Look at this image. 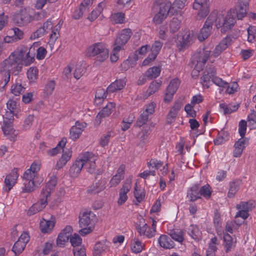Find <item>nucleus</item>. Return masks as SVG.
Returning a JSON list of instances; mask_svg holds the SVG:
<instances>
[{"label": "nucleus", "mask_w": 256, "mask_h": 256, "mask_svg": "<svg viewBox=\"0 0 256 256\" xmlns=\"http://www.w3.org/2000/svg\"><path fill=\"white\" fill-rule=\"evenodd\" d=\"M250 0H238L236 9H230L225 16L219 15L216 19V26L220 28L221 32H226L230 30L236 23V18L238 20L244 18L248 10Z\"/></svg>", "instance_id": "obj_1"}, {"label": "nucleus", "mask_w": 256, "mask_h": 256, "mask_svg": "<svg viewBox=\"0 0 256 256\" xmlns=\"http://www.w3.org/2000/svg\"><path fill=\"white\" fill-rule=\"evenodd\" d=\"M22 62L20 56L11 54L0 64V74L2 76V80L6 86L10 80V73L17 74L22 70Z\"/></svg>", "instance_id": "obj_2"}, {"label": "nucleus", "mask_w": 256, "mask_h": 256, "mask_svg": "<svg viewBox=\"0 0 256 256\" xmlns=\"http://www.w3.org/2000/svg\"><path fill=\"white\" fill-rule=\"evenodd\" d=\"M86 54L90 57H94L97 61L102 62L108 56V50L101 42L94 44L88 48Z\"/></svg>", "instance_id": "obj_3"}, {"label": "nucleus", "mask_w": 256, "mask_h": 256, "mask_svg": "<svg viewBox=\"0 0 256 256\" xmlns=\"http://www.w3.org/2000/svg\"><path fill=\"white\" fill-rule=\"evenodd\" d=\"M34 19L31 10L26 8L21 9L14 16L13 20L18 26H23L30 22Z\"/></svg>", "instance_id": "obj_4"}, {"label": "nucleus", "mask_w": 256, "mask_h": 256, "mask_svg": "<svg viewBox=\"0 0 256 256\" xmlns=\"http://www.w3.org/2000/svg\"><path fill=\"white\" fill-rule=\"evenodd\" d=\"M132 34V32L130 28H125L122 30L115 40V46L114 48V51L118 52L122 46L127 43Z\"/></svg>", "instance_id": "obj_5"}, {"label": "nucleus", "mask_w": 256, "mask_h": 256, "mask_svg": "<svg viewBox=\"0 0 256 256\" xmlns=\"http://www.w3.org/2000/svg\"><path fill=\"white\" fill-rule=\"evenodd\" d=\"M215 13L211 14L206 21L203 27L198 34V39L202 42L210 35L212 29L213 22L215 18Z\"/></svg>", "instance_id": "obj_6"}, {"label": "nucleus", "mask_w": 256, "mask_h": 256, "mask_svg": "<svg viewBox=\"0 0 256 256\" xmlns=\"http://www.w3.org/2000/svg\"><path fill=\"white\" fill-rule=\"evenodd\" d=\"M209 0H194V9L196 10L197 14L201 18H205L210 12Z\"/></svg>", "instance_id": "obj_7"}, {"label": "nucleus", "mask_w": 256, "mask_h": 256, "mask_svg": "<svg viewBox=\"0 0 256 256\" xmlns=\"http://www.w3.org/2000/svg\"><path fill=\"white\" fill-rule=\"evenodd\" d=\"M160 10L154 18L153 20L156 24H160L167 17L171 10V2H166L164 5H160Z\"/></svg>", "instance_id": "obj_8"}, {"label": "nucleus", "mask_w": 256, "mask_h": 256, "mask_svg": "<svg viewBox=\"0 0 256 256\" xmlns=\"http://www.w3.org/2000/svg\"><path fill=\"white\" fill-rule=\"evenodd\" d=\"M231 35L227 36L225 38H223L219 43L216 46L215 48L213 50L212 54L214 57H218L220 54L224 50H226L229 46H230L233 42V40L236 39Z\"/></svg>", "instance_id": "obj_9"}, {"label": "nucleus", "mask_w": 256, "mask_h": 256, "mask_svg": "<svg viewBox=\"0 0 256 256\" xmlns=\"http://www.w3.org/2000/svg\"><path fill=\"white\" fill-rule=\"evenodd\" d=\"M162 42L156 40L152 45L150 50V53L148 56L143 61L142 66H146L148 65L149 64L154 60L159 54L162 46Z\"/></svg>", "instance_id": "obj_10"}, {"label": "nucleus", "mask_w": 256, "mask_h": 256, "mask_svg": "<svg viewBox=\"0 0 256 256\" xmlns=\"http://www.w3.org/2000/svg\"><path fill=\"white\" fill-rule=\"evenodd\" d=\"M48 199L40 194V200L33 204L28 210L27 214L29 216L34 215L42 211L48 204Z\"/></svg>", "instance_id": "obj_11"}, {"label": "nucleus", "mask_w": 256, "mask_h": 256, "mask_svg": "<svg viewBox=\"0 0 256 256\" xmlns=\"http://www.w3.org/2000/svg\"><path fill=\"white\" fill-rule=\"evenodd\" d=\"M82 160L84 163V166L86 168L87 172L93 174L96 169L95 158L92 153L86 152L82 154Z\"/></svg>", "instance_id": "obj_12"}, {"label": "nucleus", "mask_w": 256, "mask_h": 256, "mask_svg": "<svg viewBox=\"0 0 256 256\" xmlns=\"http://www.w3.org/2000/svg\"><path fill=\"white\" fill-rule=\"evenodd\" d=\"M131 179H126L124 184L122 188L120 190L119 198L118 200V205H122L128 200L127 193L131 188Z\"/></svg>", "instance_id": "obj_13"}, {"label": "nucleus", "mask_w": 256, "mask_h": 256, "mask_svg": "<svg viewBox=\"0 0 256 256\" xmlns=\"http://www.w3.org/2000/svg\"><path fill=\"white\" fill-rule=\"evenodd\" d=\"M16 168L13 169L10 173L6 176L4 180L5 190L8 192L16 183L18 174Z\"/></svg>", "instance_id": "obj_14"}, {"label": "nucleus", "mask_w": 256, "mask_h": 256, "mask_svg": "<svg viewBox=\"0 0 256 256\" xmlns=\"http://www.w3.org/2000/svg\"><path fill=\"white\" fill-rule=\"evenodd\" d=\"M80 226L86 227L94 222L96 219V215L91 211L84 212L79 218Z\"/></svg>", "instance_id": "obj_15"}, {"label": "nucleus", "mask_w": 256, "mask_h": 256, "mask_svg": "<svg viewBox=\"0 0 256 256\" xmlns=\"http://www.w3.org/2000/svg\"><path fill=\"white\" fill-rule=\"evenodd\" d=\"M58 178L56 176H52L50 180L46 183L45 187L42 189L40 194L48 199L50 193L53 191L57 184Z\"/></svg>", "instance_id": "obj_16"}, {"label": "nucleus", "mask_w": 256, "mask_h": 256, "mask_svg": "<svg viewBox=\"0 0 256 256\" xmlns=\"http://www.w3.org/2000/svg\"><path fill=\"white\" fill-rule=\"evenodd\" d=\"M86 126L85 122H76L75 125L72 126L70 130V138L75 140L80 136L84 128Z\"/></svg>", "instance_id": "obj_17"}, {"label": "nucleus", "mask_w": 256, "mask_h": 256, "mask_svg": "<svg viewBox=\"0 0 256 256\" xmlns=\"http://www.w3.org/2000/svg\"><path fill=\"white\" fill-rule=\"evenodd\" d=\"M193 34L190 31H187L182 36L178 38V46L180 49L186 48L192 43Z\"/></svg>", "instance_id": "obj_18"}, {"label": "nucleus", "mask_w": 256, "mask_h": 256, "mask_svg": "<svg viewBox=\"0 0 256 256\" xmlns=\"http://www.w3.org/2000/svg\"><path fill=\"white\" fill-rule=\"evenodd\" d=\"M82 155L78 158L70 169V174L72 177L76 176L84 166Z\"/></svg>", "instance_id": "obj_19"}, {"label": "nucleus", "mask_w": 256, "mask_h": 256, "mask_svg": "<svg viewBox=\"0 0 256 256\" xmlns=\"http://www.w3.org/2000/svg\"><path fill=\"white\" fill-rule=\"evenodd\" d=\"M115 104L113 102H108L102 110L100 111L96 116V120L100 123L102 118L108 116L114 110Z\"/></svg>", "instance_id": "obj_20"}, {"label": "nucleus", "mask_w": 256, "mask_h": 256, "mask_svg": "<svg viewBox=\"0 0 256 256\" xmlns=\"http://www.w3.org/2000/svg\"><path fill=\"white\" fill-rule=\"evenodd\" d=\"M110 242L106 240H102L96 244L93 250L94 256H100L109 250Z\"/></svg>", "instance_id": "obj_21"}, {"label": "nucleus", "mask_w": 256, "mask_h": 256, "mask_svg": "<svg viewBox=\"0 0 256 256\" xmlns=\"http://www.w3.org/2000/svg\"><path fill=\"white\" fill-rule=\"evenodd\" d=\"M126 84V81L124 79L116 80L114 82L107 88V92H114L120 90L124 88Z\"/></svg>", "instance_id": "obj_22"}, {"label": "nucleus", "mask_w": 256, "mask_h": 256, "mask_svg": "<svg viewBox=\"0 0 256 256\" xmlns=\"http://www.w3.org/2000/svg\"><path fill=\"white\" fill-rule=\"evenodd\" d=\"M40 170V164L35 162L32 164L30 168L28 169L24 174L22 178H34L38 175V172Z\"/></svg>", "instance_id": "obj_23"}, {"label": "nucleus", "mask_w": 256, "mask_h": 256, "mask_svg": "<svg viewBox=\"0 0 256 256\" xmlns=\"http://www.w3.org/2000/svg\"><path fill=\"white\" fill-rule=\"evenodd\" d=\"M236 240L228 234H224V244L225 252L228 253L235 246Z\"/></svg>", "instance_id": "obj_24"}, {"label": "nucleus", "mask_w": 256, "mask_h": 256, "mask_svg": "<svg viewBox=\"0 0 256 256\" xmlns=\"http://www.w3.org/2000/svg\"><path fill=\"white\" fill-rule=\"evenodd\" d=\"M160 246L166 249H170L174 247V243L168 236L164 234L161 235L158 238Z\"/></svg>", "instance_id": "obj_25"}, {"label": "nucleus", "mask_w": 256, "mask_h": 256, "mask_svg": "<svg viewBox=\"0 0 256 256\" xmlns=\"http://www.w3.org/2000/svg\"><path fill=\"white\" fill-rule=\"evenodd\" d=\"M199 193V185L196 184L192 186L188 191L187 196L191 202L200 198Z\"/></svg>", "instance_id": "obj_26"}, {"label": "nucleus", "mask_w": 256, "mask_h": 256, "mask_svg": "<svg viewBox=\"0 0 256 256\" xmlns=\"http://www.w3.org/2000/svg\"><path fill=\"white\" fill-rule=\"evenodd\" d=\"M210 51L204 50L203 54L198 57L197 60L196 68L199 70H202L204 65L206 61L210 58Z\"/></svg>", "instance_id": "obj_27"}, {"label": "nucleus", "mask_w": 256, "mask_h": 256, "mask_svg": "<svg viewBox=\"0 0 256 256\" xmlns=\"http://www.w3.org/2000/svg\"><path fill=\"white\" fill-rule=\"evenodd\" d=\"M54 224V220L43 219L40 222V228L42 233H48L53 229Z\"/></svg>", "instance_id": "obj_28"}, {"label": "nucleus", "mask_w": 256, "mask_h": 256, "mask_svg": "<svg viewBox=\"0 0 256 256\" xmlns=\"http://www.w3.org/2000/svg\"><path fill=\"white\" fill-rule=\"evenodd\" d=\"M216 72L214 69L210 68L206 74H204L200 78V82L203 86L206 88L210 87V80H212Z\"/></svg>", "instance_id": "obj_29"}, {"label": "nucleus", "mask_w": 256, "mask_h": 256, "mask_svg": "<svg viewBox=\"0 0 256 256\" xmlns=\"http://www.w3.org/2000/svg\"><path fill=\"white\" fill-rule=\"evenodd\" d=\"M242 183V180L239 179L230 182V188L228 193V197L231 198L234 196L238 190H239Z\"/></svg>", "instance_id": "obj_30"}, {"label": "nucleus", "mask_w": 256, "mask_h": 256, "mask_svg": "<svg viewBox=\"0 0 256 256\" xmlns=\"http://www.w3.org/2000/svg\"><path fill=\"white\" fill-rule=\"evenodd\" d=\"M188 234L194 240L202 239V232L196 225L191 224L188 228Z\"/></svg>", "instance_id": "obj_31"}, {"label": "nucleus", "mask_w": 256, "mask_h": 256, "mask_svg": "<svg viewBox=\"0 0 256 256\" xmlns=\"http://www.w3.org/2000/svg\"><path fill=\"white\" fill-rule=\"evenodd\" d=\"M9 118V120H4L3 126L2 127V130L4 134H13L14 131L12 128V123L14 120V118H12V116Z\"/></svg>", "instance_id": "obj_32"}, {"label": "nucleus", "mask_w": 256, "mask_h": 256, "mask_svg": "<svg viewBox=\"0 0 256 256\" xmlns=\"http://www.w3.org/2000/svg\"><path fill=\"white\" fill-rule=\"evenodd\" d=\"M160 66H153L148 68L145 72V76L148 80H152L158 78L160 76Z\"/></svg>", "instance_id": "obj_33"}, {"label": "nucleus", "mask_w": 256, "mask_h": 256, "mask_svg": "<svg viewBox=\"0 0 256 256\" xmlns=\"http://www.w3.org/2000/svg\"><path fill=\"white\" fill-rule=\"evenodd\" d=\"M168 234L171 239L182 242L184 240V232L180 230H169Z\"/></svg>", "instance_id": "obj_34"}, {"label": "nucleus", "mask_w": 256, "mask_h": 256, "mask_svg": "<svg viewBox=\"0 0 256 256\" xmlns=\"http://www.w3.org/2000/svg\"><path fill=\"white\" fill-rule=\"evenodd\" d=\"M24 185V188L22 190V192H30L34 191L35 188L36 187L34 182V178H23Z\"/></svg>", "instance_id": "obj_35"}, {"label": "nucleus", "mask_w": 256, "mask_h": 256, "mask_svg": "<svg viewBox=\"0 0 256 256\" xmlns=\"http://www.w3.org/2000/svg\"><path fill=\"white\" fill-rule=\"evenodd\" d=\"M108 93L106 90L104 88H98L96 92L94 103L97 105L100 104L106 98Z\"/></svg>", "instance_id": "obj_36"}, {"label": "nucleus", "mask_w": 256, "mask_h": 256, "mask_svg": "<svg viewBox=\"0 0 256 256\" xmlns=\"http://www.w3.org/2000/svg\"><path fill=\"white\" fill-rule=\"evenodd\" d=\"M66 142V138H63L57 144L56 146L48 151L50 156H54L58 154L60 150H64V148Z\"/></svg>", "instance_id": "obj_37"}, {"label": "nucleus", "mask_w": 256, "mask_h": 256, "mask_svg": "<svg viewBox=\"0 0 256 256\" xmlns=\"http://www.w3.org/2000/svg\"><path fill=\"white\" fill-rule=\"evenodd\" d=\"M105 188L104 184L102 182H98L92 185L87 190L89 194H98Z\"/></svg>", "instance_id": "obj_38"}, {"label": "nucleus", "mask_w": 256, "mask_h": 256, "mask_svg": "<svg viewBox=\"0 0 256 256\" xmlns=\"http://www.w3.org/2000/svg\"><path fill=\"white\" fill-rule=\"evenodd\" d=\"M211 188L208 184L204 185L202 186L199 190V194L200 196H203L206 199H209L212 194Z\"/></svg>", "instance_id": "obj_39"}, {"label": "nucleus", "mask_w": 256, "mask_h": 256, "mask_svg": "<svg viewBox=\"0 0 256 256\" xmlns=\"http://www.w3.org/2000/svg\"><path fill=\"white\" fill-rule=\"evenodd\" d=\"M142 244L138 239H134L131 242L130 248L134 253L140 252L142 250Z\"/></svg>", "instance_id": "obj_40"}, {"label": "nucleus", "mask_w": 256, "mask_h": 256, "mask_svg": "<svg viewBox=\"0 0 256 256\" xmlns=\"http://www.w3.org/2000/svg\"><path fill=\"white\" fill-rule=\"evenodd\" d=\"M181 20L177 18H173L170 23V31L172 33L176 32L180 26Z\"/></svg>", "instance_id": "obj_41"}, {"label": "nucleus", "mask_w": 256, "mask_h": 256, "mask_svg": "<svg viewBox=\"0 0 256 256\" xmlns=\"http://www.w3.org/2000/svg\"><path fill=\"white\" fill-rule=\"evenodd\" d=\"M25 88L22 86V84L16 82L11 86V92L15 96H19L22 92H24Z\"/></svg>", "instance_id": "obj_42"}, {"label": "nucleus", "mask_w": 256, "mask_h": 256, "mask_svg": "<svg viewBox=\"0 0 256 256\" xmlns=\"http://www.w3.org/2000/svg\"><path fill=\"white\" fill-rule=\"evenodd\" d=\"M26 244L18 240L14 244L12 250L16 255L20 254L24 249Z\"/></svg>", "instance_id": "obj_43"}, {"label": "nucleus", "mask_w": 256, "mask_h": 256, "mask_svg": "<svg viewBox=\"0 0 256 256\" xmlns=\"http://www.w3.org/2000/svg\"><path fill=\"white\" fill-rule=\"evenodd\" d=\"M180 82L178 79H173L171 80L169 84L167 86L166 90L174 94H175L180 85Z\"/></svg>", "instance_id": "obj_44"}, {"label": "nucleus", "mask_w": 256, "mask_h": 256, "mask_svg": "<svg viewBox=\"0 0 256 256\" xmlns=\"http://www.w3.org/2000/svg\"><path fill=\"white\" fill-rule=\"evenodd\" d=\"M187 0H175L173 4H171L170 8L172 12H174L177 10L182 9L185 6V3Z\"/></svg>", "instance_id": "obj_45"}, {"label": "nucleus", "mask_w": 256, "mask_h": 256, "mask_svg": "<svg viewBox=\"0 0 256 256\" xmlns=\"http://www.w3.org/2000/svg\"><path fill=\"white\" fill-rule=\"evenodd\" d=\"M38 69L36 67L30 68L27 72L28 78L31 82H34L38 78Z\"/></svg>", "instance_id": "obj_46"}, {"label": "nucleus", "mask_w": 256, "mask_h": 256, "mask_svg": "<svg viewBox=\"0 0 256 256\" xmlns=\"http://www.w3.org/2000/svg\"><path fill=\"white\" fill-rule=\"evenodd\" d=\"M239 107V105H234L233 106V108H232L231 106H227L226 104L222 103L220 104V109L224 110V114H230L232 112H235L236 110Z\"/></svg>", "instance_id": "obj_47"}, {"label": "nucleus", "mask_w": 256, "mask_h": 256, "mask_svg": "<svg viewBox=\"0 0 256 256\" xmlns=\"http://www.w3.org/2000/svg\"><path fill=\"white\" fill-rule=\"evenodd\" d=\"M28 48L26 47H22L20 48L19 50H18V52H15L12 53V54H14L16 56H18L20 57L21 59V62L22 61L28 62V59L26 58V54L27 53Z\"/></svg>", "instance_id": "obj_48"}, {"label": "nucleus", "mask_w": 256, "mask_h": 256, "mask_svg": "<svg viewBox=\"0 0 256 256\" xmlns=\"http://www.w3.org/2000/svg\"><path fill=\"white\" fill-rule=\"evenodd\" d=\"M161 86V82H157L156 81H152L150 84L149 88L148 90V96L154 94L156 92Z\"/></svg>", "instance_id": "obj_49"}, {"label": "nucleus", "mask_w": 256, "mask_h": 256, "mask_svg": "<svg viewBox=\"0 0 256 256\" xmlns=\"http://www.w3.org/2000/svg\"><path fill=\"white\" fill-rule=\"evenodd\" d=\"M6 107L8 110V112H10V113L12 112L16 114L18 112L17 102L15 100H9L6 103Z\"/></svg>", "instance_id": "obj_50"}, {"label": "nucleus", "mask_w": 256, "mask_h": 256, "mask_svg": "<svg viewBox=\"0 0 256 256\" xmlns=\"http://www.w3.org/2000/svg\"><path fill=\"white\" fill-rule=\"evenodd\" d=\"M70 242L74 248H77L81 244L82 239L78 234H74L70 238Z\"/></svg>", "instance_id": "obj_51"}, {"label": "nucleus", "mask_w": 256, "mask_h": 256, "mask_svg": "<svg viewBox=\"0 0 256 256\" xmlns=\"http://www.w3.org/2000/svg\"><path fill=\"white\" fill-rule=\"evenodd\" d=\"M112 132H108L102 136L100 140V144L102 146L104 147L108 144L110 138L112 136Z\"/></svg>", "instance_id": "obj_52"}, {"label": "nucleus", "mask_w": 256, "mask_h": 256, "mask_svg": "<svg viewBox=\"0 0 256 256\" xmlns=\"http://www.w3.org/2000/svg\"><path fill=\"white\" fill-rule=\"evenodd\" d=\"M94 0H84L80 4L79 8L82 10V12H88L90 8L92 6Z\"/></svg>", "instance_id": "obj_53"}, {"label": "nucleus", "mask_w": 256, "mask_h": 256, "mask_svg": "<svg viewBox=\"0 0 256 256\" xmlns=\"http://www.w3.org/2000/svg\"><path fill=\"white\" fill-rule=\"evenodd\" d=\"M55 86V82L54 80H50L48 81L44 88V93L47 96L50 95L53 92Z\"/></svg>", "instance_id": "obj_54"}, {"label": "nucleus", "mask_w": 256, "mask_h": 256, "mask_svg": "<svg viewBox=\"0 0 256 256\" xmlns=\"http://www.w3.org/2000/svg\"><path fill=\"white\" fill-rule=\"evenodd\" d=\"M148 114L144 112L140 115V117L138 118L136 125L138 127H141L143 125H144L147 122L148 118Z\"/></svg>", "instance_id": "obj_55"}, {"label": "nucleus", "mask_w": 256, "mask_h": 256, "mask_svg": "<svg viewBox=\"0 0 256 256\" xmlns=\"http://www.w3.org/2000/svg\"><path fill=\"white\" fill-rule=\"evenodd\" d=\"M34 55L35 48L34 46H30L26 55V58L28 59V62H26V65L30 64L34 61Z\"/></svg>", "instance_id": "obj_56"}, {"label": "nucleus", "mask_w": 256, "mask_h": 256, "mask_svg": "<svg viewBox=\"0 0 256 256\" xmlns=\"http://www.w3.org/2000/svg\"><path fill=\"white\" fill-rule=\"evenodd\" d=\"M256 40V30L252 26L248 28V40L252 42Z\"/></svg>", "instance_id": "obj_57"}, {"label": "nucleus", "mask_w": 256, "mask_h": 256, "mask_svg": "<svg viewBox=\"0 0 256 256\" xmlns=\"http://www.w3.org/2000/svg\"><path fill=\"white\" fill-rule=\"evenodd\" d=\"M58 0H36L35 8L38 10H42L46 4H52Z\"/></svg>", "instance_id": "obj_58"}, {"label": "nucleus", "mask_w": 256, "mask_h": 256, "mask_svg": "<svg viewBox=\"0 0 256 256\" xmlns=\"http://www.w3.org/2000/svg\"><path fill=\"white\" fill-rule=\"evenodd\" d=\"M134 196L138 202H141L144 198V193L140 190H138L137 184H136L134 190Z\"/></svg>", "instance_id": "obj_59"}, {"label": "nucleus", "mask_w": 256, "mask_h": 256, "mask_svg": "<svg viewBox=\"0 0 256 256\" xmlns=\"http://www.w3.org/2000/svg\"><path fill=\"white\" fill-rule=\"evenodd\" d=\"M85 71V68L84 66L80 65L76 66L74 72V77L78 80L84 74Z\"/></svg>", "instance_id": "obj_60"}, {"label": "nucleus", "mask_w": 256, "mask_h": 256, "mask_svg": "<svg viewBox=\"0 0 256 256\" xmlns=\"http://www.w3.org/2000/svg\"><path fill=\"white\" fill-rule=\"evenodd\" d=\"M252 204L248 202H242L240 204L236 205L238 210H244L248 212L252 208Z\"/></svg>", "instance_id": "obj_61"}, {"label": "nucleus", "mask_w": 256, "mask_h": 256, "mask_svg": "<svg viewBox=\"0 0 256 256\" xmlns=\"http://www.w3.org/2000/svg\"><path fill=\"white\" fill-rule=\"evenodd\" d=\"M64 232H60L57 238L56 244L57 245L60 247H63L65 243L68 242V237L64 236Z\"/></svg>", "instance_id": "obj_62"}, {"label": "nucleus", "mask_w": 256, "mask_h": 256, "mask_svg": "<svg viewBox=\"0 0 256 256\" xmlns=\"http://www.w3.org/2000/svg\"><path fill=\"white\" fill-rule=\"evenodd\" d=\"M246 130V122L244 120H241L238 124V132L240 136L244 138Z\"/></svg>", "instance_id": "obj_63"}, {"label": "nucleus", "mask_w": 256, "mask_h": 256, "mask_svg": "<svg viewBox=\"0 0 256 256\" xmlns=\"http://www.w3.org/2000/svg\"><path fill=\"white\" fill-rule=\"evenodd\" d=\"M212 82L216 86L222 87L226 88L228 86V82L224 81L222 78H218L216 76H212Z\"/></svg>", "instance_id": "obj_64"}]
</instances>
